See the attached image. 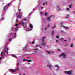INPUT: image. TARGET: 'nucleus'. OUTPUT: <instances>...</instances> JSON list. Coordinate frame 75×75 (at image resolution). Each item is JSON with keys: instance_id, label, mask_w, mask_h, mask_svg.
Here are the masks:
<instances>
[{"instance_id": "obj_58", "label": "nucleus", "mask_w": 75, "mask_h": 75, "mask_svg": "<svg viewBox=\"0 0 75 75\" xmlns=\"http://www.w3.org/2000/svg\"><path fill=\"white\" fill-rule=\"evenodd\" d=\"M29 15H31V13H30L29 14Z\"/></svg>"}, {"instance_id": "obj_15", "label": "nucleus", "mask_w": 75, "mask_h": 75, "mask_svg": "<svg viewBox=\"0 0 75 75\" xmlns=\"http://www.w3.org/2000/svg\"><path fill=\"white\" fill-rule=\"evenodd\" d=\"M69 15H67V16L66 17V18L68 19L69 18Z\"/></svg>"}, {"instance_id": "obj_63", "label": "nucleus", "mask_w": 75, "mask_h": 75, "mask_svg": "<svg viewBox=\"0 0 75 75\" xmlns=\"http://www.w3.org/2000/svg\"><path fill=\"white\" fill-rule=\"evenodd\" d=\"M23 75H25V74H24H24H23Z\"/></svg>"}, {"instance_id": "obj_33", "label": "nucleus", "mask_w": 75, "mask_h": 75, "mask_svg": "<svg viewBox=\"0 0 75 75\" xmlns=\"http://www.w3.org/2000/svg\"><path fill=\"white\" fill-rule=\"evenodd\" d=\"M9 41H11V38H10L9 39Z\"/></svg>"}, {"instance_id": "obj_9", "label": "nucleus", "mask_w": 75, "mask_h": 75, "mask_svg": "<svg viewBox=\"0 0 75 75\" xmlns=\"http://www.w3.org/2000/svg\"><path fill=\"white\" fill-rule=\"evenodd\" d=\"M10 4V3H9L8 5H6V6H5L4 8V9L3 10H5V9H6V7L7 6H9Z\"/></svg>"}, {"instance_id": "obj_38", "label": "nucleus", "mask_w": 75, "mask_h": 75, "mask_svg": "<svg viewBox=\"0 0 75 75\" xmlns=\"http://www.w3.org/2000/svg\"><path fill=\"white\" fill-rule=\"evenodd\" d=\"M42 42H44V38H42Z\"/></svg>"}, {"instance_id": "obj_14", "label": "nucleus", "mask_w": 75, "mask_h": 75, "mask_svg": "<svg viewBox=\"0 0 75 75\" xmlns=\"http://www.w3.org/2000/svg\"><path fill=\"white\" fill-rule=\"evenodd\" d=\"M54 33H55V32L54 31H52V33H51L52 35H53Z\"/></svg>"}, {"instance_id": "obj_59", "label": "nucleus", "mask_w": 75, "mask_h": 75, "mask_svg": "<svg viewBox=\"0 0 75 75\" xmlns=\"http://www.w3.org/2000/svg\"><path fill=\"white\" fill-rule=\"evenodd\" d=\"M36 48H37V47H38V45H37V46H36Z\"/></svg>"}, {"instance_id": "obj_40", "label": "nucleus", "mask_w": 75, "mask_h": 75, "mask_svg": "<svg viewBox=\"0 0 75 75\" xmlns=\"http://www.w3.org/2000/svg\"><path fill=\"white\" fill-rule=\"evenodd\" d=\"M58 51H61V50H60V49H58Z\"/></svg>"}, {"instance_id": "obj_60", "label": "nucleus", "mask_w": 75, "mask_h": 75, "mask_svg": "<svg viewBox=\"0 0 75 75\" xmlns=\"http://www.w3.org/2000/svg\"><path fill=\"white\" fill-rule=\"evenodd\" d=\"M36 51H33V52H36Z\"/></svg>"}, {"instance_id": "obj_4", "label": "nucleus", "mask_w": 75, "mask_h": 75, "mask_svg": "<svg viewBox=\"0 0 75 75\" xmlns=\"http://www.w3.org/2000/svg\"><path fill=\"white\" fill-rule=\"evenodd\" d=\"M66 73L67 75H71V74H72V71H68L65 72Z\"/></svg>"}, {"instance_id": "obj_17", "label": "nucleus", "mask_w": 75, "mask_h": 75, "mask_svg": "<svg viewBox=\"0 0 75 75\" xmlns=\"http://www.w3.org/2000/svg\"><path fill=\"white\" fill-rule=\"evenodd\" d=\"M29 26L30 27V28H33V25L31 24H30Z\"/></svg>"}, {"instance_id": "obj_46", "label": "nucleus", "mask_w": 75, "mask_h": 75, "mask_svg": "<svg viewBox=\"0 0 75 75\" xmlns=\"http://www.w3.org/2000/svg\"><path fill=\"white\" fill-rule=\"evenodd\" d=\"M26 20L27 19H25L23 20V21H26Z\"/></svg>"}, {"instance_id": "obj_45", "label": "nucleus", "mask_w": 75, "mask_h": 75, "mask_svg": "<svg viewBox=\"0 0 75 75\" xmlns=\"http://www.w3.org/2000/svg\"><path fill=\"white\" fill-rule=\"evenodd\" d=\"M41 14L42 15H43V13L42 12H41Z\"/></svg>"}, {"instance_id": "obj_39", "label": "nucleus", "mask_w": 75, "mask_h": 75, "mask_svg": "<svg viewBox=\"0 0 75 75\" xmlns=\"http://www.w3.org/2000/svg\"><path fill=\"white\" fill-rule=\"evenodd\" d=\"M17 64V66H18V67H19V63H18Z\"/></svg>"}, {"instance_id": "obj_21", "label": "nucleus", "mask_w": 75, "mask_h": 75, "mask_svg": "<svg viewBox=\"0 0 75 75\" xmlns=\"http://www.w3.org/2000/svg\"><path fill=\"white\" fill-rule=\"evenodd\" d=\"M55 67H57V68H59V67L57 64L55 65Z\"/></svg>"}, {"instance_id": "obj_25", "label": "nucleus", "mask_w": 75, "mask_h": 75, "mask_svg": "<svg viewBox=\"0 0 75 75\" xmlns=\"http://www.w3.org/2000/svg\"><path fill=\"white\" fill-rule=\"evenodd\" d=\"M67 11H69L70 10V9H69V8H67Z\"/></svg>"}, {"instance_id": "obj_5", "label": "nucleus", "mask_w": 75, "mask_h": 75, "mask_svg": "<svg viewBox=\"0 0 75 75\" xmlns=\"http://www.w3.org/2000/svg\"><path fill=\"white\" fill-rule=\"evenodd\" d=\"M4 51L2 53H1V54L2 55H3L4 54H5L6 52V47H5V49L4 50Z\"/></svg>"}, {"instance_id": "obj_42", "label": "nucleus", "mask_w": 75, "mask_h": 75, "mask_svg": "<svg viewBox=\"0 0 75 75\" xmlns=\"http://www.w3.org/2000/svg\"><path fill=\"white\" fill-rule=\"evenodd\" d=\"M6 49H7V51H8V48H7L6 47Z\"/></svg>"}, {"instance_id": "obj_2", "label": "nucleus", "mask_w": 75, "mask_h": 75, "mask_svg": "<svg viewBox=\"0 0 75 75\" xmlns=\"http://www.w3.org/2000/svg\"><path fill=\"white\" fill-rule=\"evenodd\" d=\"M9 70H10V71H11L12 72H15L17 71V70H18V71H19V69L18 67V68H17V69H15V70H14L13 69H9Z\"/></svg>"}, {"instance_id": "obj_50", "label": "nucleus", "mask_w": 75, "mask_h": 75, "mask_svg": "<svg viewBox=\"0 0 75 75\" xmlns=\"http://www.w3.org/2000/svg\"><path fill=\"white\" fill-rule=\"evenodd\" d=\"M28 64H29V65H30V64H31L30 63H28Z\"/></svg>"}, {"instance_id": "obj_31", "label": "nucleus", "mask_w": 75, "mask_h": 75, "mask_svg": "<svg viewBox=\"0 0 75 75\" xmlns=\"http://www.w3.org/2000/svg\"><path fill=\"white\" fill-rule=\"evenodd\" d=\"M64 39L62 38H61V40H62V41H63V40H64Z\"/></svg>"}, {"instance_id": "obj_64", "label": "nucleus", "mask_w": 75, "mask_h": 75, "mask_svg": "<svg viewBox=\"0 0 75 75\" xmlns=\"http://www.w3.org/2000/svg\"><path fill=\"white\" fill-rule=\"evenodd\" d=\"M74 14H75V12H74Z\"/></svg>"}, {"instance_id": "obj_61", "label": "nucleus", "mask_w": 75, "mask_h": 75, "mask_svg": "<svg viewBox=\"0 0 75 75\" xmlns=\"http://www.w3.org/2000/svg\"><path fill=\"white\" fill-rule=\"evenodd\" d=\"M8 52H7V54H8Z\"/></svg>"}, {"instance_id": "obj_22", "label": "nucleus", "mask_w": 75, "mask_h": 75, "mask_svg": "<svg viewBox=\"0 0 75 75\" xmlns=\"http://www.w3.org/2000/svg\"><path fill=\"white\" fill-rule=\"evenodd\" d=\"M2 57H3V55H1V57H0V60H1V59H2Z\"/></svg>"}, {"instance_id": "obj_7", "label": "nucleus", "mask_w": 75, "mask_h": 75, "mask_svg": "<svg viewBox=\"0 0 75 75\" xmlns=\"http://www.w3.org/2000/svg\"><path fill=\"white\" fill-rule=\"evenodd\" d=\"M61 56H62V57L63 56H64L63 58H66V56H67V55L66 54H65V53H62V54Z\"/></svg>"}, {"instance_id": "obj_57", "label": "nucleus", "mask_w": 75, "mask_h": 75, "mask_svg": "<svg viewBox=\"0 0 75 75\" xmlns=\"http://www.w3.org/2000/svg\"><path fill=\"white\" fill-rule=\"evenodd\" d=\"M61 32H64V31L63 30H61Z\"/></svg>"}, {"instance_id": "obj_43", "label": "nucleus", "mask_w": 75, "mask_h": 75, "mask_svg": "<svg viewBox=\"0 0 75 75\" xmlns=\"http://www.w3.org/2000/svg\"><path fill=\"white\" fill-rule=\"evenodd\" d=\"M15 26H18V24H16L15 25Z\"/></svg>"}, {"instance_id": "obj_20", "label": "nucleus", "mask_w": 75, "mask_h": 75, "mask_svg": "<svg viewBox=\"0 0 75 75\" xmlns=\"http://www.w3.org/2000/svg\"><path fill=\"white\" fill-rule=\"evenodd\" d=\"M42 45H44V46H45V47L46 46V45H45V43H42L41 44Z\"/></svg>"}, {"instance_id": "obj_49", "label": "nucleus", "mask_w": 75, "mask_h": 75, "mask_svg": "<svg viewBox=\"0 0 75 75\" xmlns=\"http://www.w3.org/2000/svg\"><path fill=\"white\" fill-rule=\"evenodd\" d=\"M16 22H17V23H18V21H17V20H16Z\"/></svg>"}, {"instance_id": "obj_36", "label": "nucleus", "mask_w": 75, "mask_h": 75, "mask_svg": "<svg viewBox=\"0 0 75 75\" xmlns=\"http://www.w3.org/2000/svg\"><path fill=\"white\" fill-rule=\"evenodd\" d=\"M18 10L20 12L21 11V9H18Z\"/></svg>"}, {"instance_id": "obj_8", "label": "nucleus", "mask_w": 75, "mask_h": 75, "mask_svg": "<svg viewBox=\"0 0 75 75\" xmlns=\"http://www.w3.org/2000/svg\"><path fill=\"white\" fill-rule=\"evenodd\" d=\"M47 54H51V53H52V54H53L54 53V52H52V51H47Z\"/></svg>"}, {"instance_id": "obj_29", "label": "nucleus", "mask_w": 75, "mask_h": 75, "mask_svg": "<svg viewBox=\"0 0 75 75\" xmlns=\"http://www.w3.org/2000/svg\"><path fill=\"white\" fill-rule=\"evenodd\" d=\"M71 47H73V44H71Z\"/></svg>"}, {"instance_id": "obj_54", "label": "nucleus", "mask_w": 75, "mask_h": 75, "mask_svg": "<svg viewBox=\"0 0 75 75\" xmlns=\"http://www.w3.org/2000/svg\"><path fill=\"white\" fill-rule=\"evenodd\" d=\"M23 27H24V28H25V26H24V25H23Z\"/></svg>"}, {"instance_id": "obj_11", "label": "nucleus", "mask_w": 75, "mask_h": 75, "mask_svg": "<svg viewBox=\"0 0 75 75\" xmlns=\"http://www.w3.org/2000/svg\"><path fill=\"white\" fill-rule=\"evenodd\" d=\"M64 27V28H65V29H68V27H66L65 26H63L62 25L61 27Z\"/></svg>"}, {"instance_id": "obj_1", "label": "nucleus", "mask_w": 75, "mask_h": 75, "mask_svg": "<svg viewBox=\"0 0 75 75\" xmlns=\"http://www.w3.org/2000/svg\"><path fill=\"white\" fill-rule=\"evenodd\" d=\"M26 47H25L23 50H25V51H33V50H38V51L39 50L38 49H30L29 50H28L27 49H26Z\"/></svg>"}, {"instance_id": "obj_23", "label": "nucleus", "mask_w": 75, "mask_h": 75, "mask_svg": "<svg viewBox=\"0 0 75 75\" xmlns=\"http://www.w3.org/2000/svg\"><path fill=\"white\" fill-rule=\"evenodd\" d=\"M48 14H47V12H45V16H47V15Z\"/></svg>"}, {"instance_id": "obj_16", "label": "nucleus", "mask_w": 75, "mask_h": 75, "mask_svg": "<svg viewBox=\"0 0 75 75\" xmlns=\"http://www.w3.org/2000/svg\"><path fill=\"white\" fill-rule=\"evenodd\" d=\"M29 28H26V30L27 31H31L32 29H30V30H29Z\"/></svg>"}, {"instance_id": "obj_47", "label": "nucleus", "mask_w": 75, "mask_h": 75, "mask_svg": "<svg viewBox=\"0 0 75 75\" xmlns=\"http://www.w3.org/2000/svg\"><path fill=\"white\" fill-rule=\"evenodd\" d=\"M23 61H27V60H25V59H23Z\"/></svg>"}, {"instance_id": "obj_13", "label": "nucleus", "mask_w": 75, "mask_h": 75, "mask_svg": "<svg viewBox=\"0 0 75 75\" xmlns=\"http://www.w3.org/2000/svg\"><path fill=\"white\" fill-rule=\"evenodd\" d=\"M57 8H58V10L59 11L61 10V9L60 8H59V6H57Z\"/></svg>"}, {"instance_id": "obj_19", "label": "nucleus", "mask_w": 75, "mask_h": 75, "mask_svg": "<svg viewBox=\"0 0 75 75\" xmlns=\"http://www.w3.org/2000/svg\"><path fill=\"white\" fill-rule=\"evenodd\" d=\"M26 61H28V62H32V60H26Z\"/></svg>"}, {"instance_id": "obj_52", "label": "nucleus", "mask_w": 75, "mask_h": 75, "mask_svg": "<svg viewBox=\"0 0 75 75\" xmlns=\"http://www.w3.org/2000/svg\"><path fill=\"white\" fill-rule=\"evenodd\" d=\"M59 57H62V56H61V55H59Z\"/></svg>"}, {"instance_id": "obj_6", "label": "nucleus", "mask_w": 75, "mask_h": 75, "mask_svg": "<svg viewBox=\"0 0 75 75\" xmlns=\"http://www.w3.org/2000/svg\"><path fill=\"white\" fill-rule=\"evenodd\" d=\"M23 16L22 15V14H19L17 17V18H18L19 17V18H21V17H22Z\"/></svg>"}, {"instance_id": "obj_12", "label": "nucleus", "mask_w": 75, "mask_h": 75, "mask_svg": "<svg viewBox=\"0 0 75 75\" xmlns=\"http://www.w3.org/2000/svg\"><path fill=\"white\" fill-rule=\"evenodd\" d=\"M72 4H71L69 6V8H72Z\"/></svg>"}, {"instance_id": "obj_44", "label": "nucleus", "mask_w": 75, "mask_h": 75, "mask_svg": "<svg viewBox=\"0 0 75 75\" xmlns=\"http://www.w3.org/2000/svg\"><path fill=\"white\" fill-rule=\"evenodd\" d=\"M43 38L45 39V38H45V37H43Z\"/></svg>"}, {"instance_id": "obj_26", "label": "nucleus", "mask_w": 75, "mask_h": 75, "mask_svg": "<svg viewBox=\"0 0 75 75\" xmlns=\"http://www.w3.org/2000/svg\"><path fill=\"white\" fill-rule=\"evenodd\" d=\"M45 3H47V1L45 2L44 3H43V5H45Z\"/></svg>"}, {"instance_id": "obj_55", "label": "nucleus", "mask_w": 75, "mask_h": 75, "mask_svg": "<svg viewBox=\"0 0 75 75\" xmlns=\"http://www.w3.org/2000/svg\"><path fill=\"white\" fill-rule=\"evenodd\" d=\"M47 28H45V30H47Z\"/></svg>"}, {"instance_id": "obj_37", "label": "nucleus", "mask_w": 75, "mask_h": 75, "mask_svg": "<svg viewBox=\"0 0 75 75\" xmlns=\"http://www.w3.org/2000/svg\"><path fill=\"white\" fill-rule=\"evenodd\" d=\"M42 8H44V7H42L41 8V9L42 10H43V9Z\"/></svg>"}, {"instance_id": "obj_41", "label": "nucleus", "mask_w": 75, "mask_h": 75, "mask_svg": "<svg viewBox=\"0 0 75 75\" xmlns=\"http://www.w3.org/2000/svg\"><path fill=\"white\" fill-rule=\"evenodd\" d=\"M36 54V53H32V54Z\"/></svg>"}, {"instance_id": "obj_53", "label": "nucleus", "mask_w": 75, "mask_h": 75, "mask_svg": "<svg viewBox=\"0 0 75 75\" xmlns=\"http://www.w3.org/2000/svg\"><path fill=\"white\" fill-rule=\"evenodd\" d=\"M66 45L67 46H68V44L66 43Z\"/></svg>"}, {"instance_id": "obj_34", "label": "nucleus", "mask_w": 75, "mask_h": 75, "mask_svg": "<svg viewBox=\"0 0 75 75\" xmlns=\"http://www.w3.org/2000/svg\"><path fill=\"white\" fill-rule=\"evenodd\" d=\"M34 43H35V42H34V41H33V42H32V44H34Z\"/></svg>"}, {"instance_id": "obj_10", "label": "nucleus", "mask_w": 75, "mask_h": 75, "mask_svg": "<svg viewBox=\"0 0 75 75\" xmlns=\"http://www.w3.org/2000/svg\"><path fill=\"white\" fill-rule=\"evenodd\" d=\"M47 67H49V68H50V69H51V64L47 65Z\"/></svg>"}, {"instance_id": "obj_56", "label": "nucleus", "mask_w": 75, "mask_h": 75, "mask_svg": "<svg viewBox=\"0 0 75 75\" xmlns=\"http://www.w3.org/2000/svg\"><path fill=\"white\" fill-rule=\"evenodd\" d=\"M67 41V40H64V41Z\"/></svg>"}, {"instance_id": "obj_32", "label": "nucleus", "mask_w": 75, "mask_h": 75, "mask_svg": "<svg viewBox=\"0 0 75 75\" xmlns=\"http://www.w3.org/2000/svg\"><path fill=\"white\" fill-rule=\"evenodd\" d=\"M47 27L49 28L50 27V23H49L47 25Z\"/></svg>"}, {"instance_id": "obj_30", "label": "nucleus", "mask_w": 75, "mask_h": 75, "mask_svg": "<svg viewBox=\"0 0 75 75\" xmlns=\"http://www.w3.org/2000/svg\"><path fill=\"white\" fill-rule=\"evenodd\" d=\"M56 38H59V36H56Z\"/></svg>"}, {"instance_id": "obj_48", "label": "nucleus", "mask_w": 75, "mask_h": 75, "mask_svg": "<svg viewBox=\"0 0 75 75\" xmlns=\"http://www.w3.org/2000/svg\"><path fill=\"white\" fill-rule=\"evenodd\" d=\"M56 42H58V40H56Z\"/></svg>"}, {"instance_id": "obj_35", "label": "nucleus", "mask_w": 75, "mask_h": 75, "mask_svg": "<svg viewBox=\"0 0 75 75\" xmlns=\"http://www.w3.org/2000/svg\"><path fill=\"white\" fill-rule=\"evenodd\" d=\"M63 23H64L63 22H62L60 23V24H63Z\"/></svg>"}, {"instance_id": "obj_62", "label": "nucleus", "mask_w": 75, "mask_h": 75, "mask_svg": "<svg viewBox=\"0 0 75 75\" xmlns=\"http://www.w3.org/2000/svg\"><path fill=\"white\" fill-rule=\"evenodd\" d=\"M21 24V22H20V24Z\"/></svg>"}, {"instance_id": "obj_51", "label": "nucleus", "mask_w": 75, "mask_h": 75, "mask_svg": "<svg viewBox=\"0 0 75 75\" xmlns=\"http://www.w3.org/2000/svg\"><path fill=\"white\" fill-rule=\"evenodd\" d=\"M14 38H16V36H15V35L14 36Z\"/></svg>"}, {"instance_id": "obj_18", "label": "nucleus", "mask_w": 75, "mask_h": 75, "mask_svg": "<svg viewBox=\"0 0 75 75\" xmlns=\"http://www.w3.org/2000/svg\"><path fill=\"white\" fill-rule=\"evenodd\" d=\"M52 15H51L50 16V17H49L47 18V20H50V19L51 18V17H52Z\"/></svg>"}, {"instance_id": "obj_24", "label": "nucleus", "mask_w": 75, "mask_h": 75, "mask_svg": "<svg viewBox=\"0 0 75 75\" xmlns=\"http://www.w3.org/2000/svg\"><path fill=\"white\" fill-rule=\"evenodd\" d=\"M24 24V22L23 21H22V25H23Z\"/></svg>"}, {"instance_id": "obj_27", "label": "nucleus", "mask_w": 75, "mask_h": 75, "mask_svg": "<svg viewBox=\"0 0 75 75\" xmlns=\"http://www.w3.org/2000/svg\"><path fill=\"white\" fill-rule=\"evenodd\" d=\"M12 56H13V57H15V58H17V56L14 55V54H13Z\"/></svg>"}, {"instance_id": "obj_3", "label": "nucleus", "mask_w": 75, "mask_h": 75, "mask_svg": "<svg viewBox=\"0 0 75 75\" xmlns=\"http://www.w3.org/2000/svg\"><path fill=\"white\" fill-rule=\"evenodd\" d=\"M13 29H14V28H13V27H12L11 28V30H12V31H14V30H15V31H17V30H18V28H15V29L13 30Z\"/></svg>"}, {"instance_id": "obj_28", "label": "nucleus", "mask_w": 75, "mask_h": 75, "mask_svg": "<svg viewBox=\"0 0 75 75\" xmlns=\"http://www.w3.org/2000/svg\"><path fill=\"white\" fill-rule=\"evenodd\" d=\"M56 27V25H55L54 26V27H52V28L54 29V28H55V27Z\"/></svg>"}]
</instances>
